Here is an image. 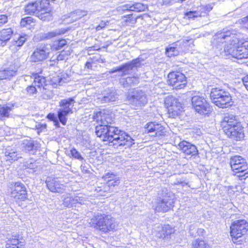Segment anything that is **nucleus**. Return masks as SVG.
I'll use <instances>...</instances> for the list:
<instances>
[{"mask_svg": "<svg viewBox=\"0 0 248 248\" xmlns=\"http://www.w3.org/2000/svg\"><path fill=\"white\" fill-rule=\"evenodd\" d=\"M69 113H72V109L64 110L60 108L58 111V117L60 122L63 124L65 125L67 122L66 116Z\"/></svg>", "mask_w": 248, "mask_h": 248, "instance_id": "obj_31", "label": "nucleus"}, {"mask_svg": "<svg viewBox=\"0 0 248 248\" xmlns=\"http://www.w3.org/2000/svg\"><path fill=\"white\" fill-rule=\"evenodd\" d=\"M38 3V11L40 12H48L51 11V8L49 6V0H41L40 1H36Z\"/></svg>", "mask_w": 248, "mask_h": 248, "instance_id": "obj_34", "label": "nucleus"}, {"mask_svg": "<svg viewBox=\"0 0 248 248\" xmlns=\"http://www.w3.org/2000/svg\"><path fill=\"white\" fill-rule=\"evenodd\" d=\"M95 133L97 137L102 138L103 140L108 141L117 147L125 146L126 148L134 143V140L125 132L110 125H97Z\"/></svg>", "mask_w": 248, "mask_h": 248, "instance_id": "obj_2", "label": "nucleus"}, {"mask_svg": "<svg viewBox=\"0 0 248 248\" xmlns=\"http://www.w3.org/2000/svg\"><path fill=\"white\" fill-rule=\"evenodd\" d=\"M35 86H37L35 85L34 82H33L32 85L29 86L27 88L26 90L27 93L30 94H33L35 93L37 91Z\"/></svg>", "mask_w": 248, "mask_h": 248, "instance_id": "obj_54", "label": "nucleus"}, {"mask_svg": "<svg viewBox=\"0 0 248 248\" xmlns=\"http://www.w3.org/2000/svg\"><path fill=\"white\" fill-rule=\"evenodd\" d=\"M185 16H187L188 18L195 19L196 18L199 17L198 12L197 11H189L185 14Z\"/></svg>", "mask_w": 248, "mask_h": 248, "instance_id": "obj_52", "label": "nucleus"}, {"mask_svg": "<svg viewBox=\"0 0 248 248\" xmlns=\"http://www.w3.org/2000/svg\"><path fill=\"white\" fill-rule=\"evenodd\" d=\"M248 232V222L244 219L235 220L230 226V235L233 243H237L238 239L246 235Z\"/></svg>", "mask_w": 248, "mask_h": 248, "instance_id": "obj_7", "label": "nucleus"}, {"mask_svg": "<svg viewBox=\"0 0 248 248\" xmlns=\"http://www.w3.org/2000/svg\"><path fill=\"white\" fill-rule=\"evenodd\" d=\"M67 55L66 54V52L62 51L61 53L59 54L56 58L53 57L52 61H63L67 59Z\"/></svg>", "mask_w": 248, "mask_h": 248, "instance_id": "obj_50", "label": "nucleus"}, {"mask_svg": "<svg viewBox=\"0 0 248 248\" xmlns=\"http://www.w3.org/2000/svg\"><path fill=\"white\" fill-rule=\"evenodd\" d=\"M62 81V78L60 76H57L55 77H53L51 80V83L53 87H56L57 85H61V83Z\"/></svg>", "mask_w": 248, "mask_h": 248, "instance_id": "obj_47", "label": "nucleus"}, {"mask_svg": "<svg viewBox=\"0 0 248 248\" xmlns=\"http://www.w3.org/2000/svg\"><path fill=\"white\" fill-rule=\"evenodd\" d=\"M93 119L99 124L98 125H109L113 121L111 115L107 113L105 110L97 112L93 115Z\"/></svg>", "mask_w": 248, "mask_h": 248, "instance_id": "obj_17", "label": "nucleus"}, {"mask_svg": "<svg viewBox=\"0 0 248 248\" xmlns=\"http://www.w3.org/2000/svg\"><path fill=\"white\" fill-rule=\"evenodd\" d=\"M16 71L7 69L0 71V80L9 78L10 77H13L16 74Z\"/></svg>", "mask_w": 248, "mask_h": 248, "instance_id": "obj_35", "label": "nucleus"}, {"mask_svg": "<svg viewBox=\"0 0 248 248\" xmlns=\"http://www.w3.org/2000/svg\"><path fill=\"white\" fill-rule=\"evenodd\" d=\"M50 12H40L37 14L38 17L43 21H49L52 19L51 15L50 13Z\"/></svg>", "mask_w": 248, "mask_h": 248, "instance_id": "obj_44", "label": "nucleus"}, {"mask_svg": "<svg viewBox=\"0 0 248 248\" xmlns=\"http://www.w3.org/2000/svg\"><path fill=\"white\" fill-rule=\"evenodd\" d=\"M210 98L212 102L220 108H227L232 104V97L230 93L219 88L211 89Z\"/></svg>", "mask_w": 248, "mask_h": 248, "instance_id": "obj_5", "label": "nucleus"}, {"mask_svg": "<svg viewBox=\"0 0 248 248\" xmlns=\"http://www.w3.org/2000/svg\"><path fill=\"white\" fill-rule=\"evenodd\" d=\"M18 235H13L8 238L6 242L7 248H24V246L19 242Z\"/></svg>", "mask_w": 248, "mask_h": 248, "instance_id": "obj_25", "label": "nucleus"}, {"mask_svg": "<svg viewBox=\"0 0 248 248\" xmlns=\"http://www.w3.org/2000/svg\"><path fill=\"white\" fill-rule=\"evenodd\" d=\"M174 185H181L182 186H184L187 185V183L182 181L181 180H178L177 182H174Z\"/></svg>", "mask_w": 248, "mask_h": 248, "instance_id": "obj_60", "label": "nucleus"}, {"mask_svg": "<svg viewBox=\"0 0 248 248\" xmlns=\"http://www.w3.org/2000/svg\"><path fill=\"white\" fill-rule=\"evenodd\" d=\"M191 100L192 108L196 112L204 116H209L212 108L203 96L194 95Z\"/></svg>", "mask_w": 248, "mask_h": 248, "instance_id": "obj_8", "label": "nucleus"}, {"mask_svg": "<svg viewBox=\"0 0 248 248\" xmlns=\"http://www.w3.org/2000/svg\"><path fill=\"white\" fill-rule=\"evenodd\" d=\"M5 157V160L10 163L17 160L19 157L17 152L13 149H6Z\"/></svg>", "mask_w": 248, "mask_h": 248, "instance_id": "obj_30", "label": "nucleus"}, {"mask_svg": "<svg viewBox=\"0 0 248 248\" xmlns=\"http://www.w3.org/2000/svg\"><path fill=\"white\" fill-rule=\"evenodd\" d=\"M11 196L16 199L24 200L27 197V191L25 186L21 182L15 183L14 188L11 192Z\"/></svg>", "mask_w": 248, "mask_h": 248, "instance_id": "obj_15", "label": "nucleus"}, {"mask_svg": "<svg viewBox=\"0 0 248 248\" xmlns=\"http://www.w3.org/2000/svg\"><path fill=\"white\" fill-rule=\"evenodd\" d=\"M92 66V63L91 62H87L85 64V68L87 69H91Z\"/></svg>", "mask_w": 248, "mask_h": 248, "instance_id": "obj_63", "label": "nucleus"}, {"mask_svg": "<svg viewBox=\"0 0 248 248\" xmlns=\"http://www.w3.org/2000/svg\"><path fill=\"white\" fill-rule=\"evenodd\" d=\"M164 104H165L166 108L168 109V112L169 113V111H170L169 107L170 106V105L169 104V99H168V98H166L165 99Z\"/></svg>", "mask_w": 248, "mask_h": 248, "instance_id": "obj_61", "label": "nucleus"}, {"mask_svg": "<svg viewBox=\"0 0 248 248\" xmlns=\"http://www.w3.org/2000/svg\"><path fill=\"white\" fill-rule=\"evenodd\" d=\"M167 190L162 191V197L160 198L156 203L155 210L157 212H166L170 210V192H166Z\"/></svg>", "mask_w": 248, "mask_h": 248, "instance_id": "obj_11", "label": "nucleus"}, {"mask_svg": "<svg viewBox=\"0 0 248 248\" xmlns=\"http://www.w3.org/2000/svg\"><path fill=\"white\" fill-rule=\"evenodd\" d=\"M13 31L10 28L3 29L0 31V41L1 45L4 46L6 43L11 39Z\"/></svg>", "mask_w": 248, "mask_h": 248, "instance_id": "obj_24", "label": "nucleus"}, {"mask_svg": "<svg viewBox=\"0 0 248 248\" xmlns=\"http://www.w3.org/2000/svg\"><path fill=\"white\" fill-rule=\"evenodd\" d=\"M87 14V11H82L81 10H77L71 14V17L74 21H76L80 19L82 17Z\"/></svg>", "mask_w": 248, "mask_h": 248, "instance_id": "obj_41", "label": "nucleus"}, {"mask_svg": "<svg viewBox=\"0 0 248 248\" xmlns=\"http://www.w3.org/2000/svg\"><path fill=\"white\" fill-rule=\"evenodd\" d=\"M37 164L36 162L30 160L26 162L25 166L29 170L28 171L30 172H34L40 170V167Z\"/></svg>", "mask_w": 248, "mask_h": 248, "instance_id": "obj_37", "label": "nucleus"}, {"mask_svg": "<svg viewBox=\"0 0 248 248\" xmlns=\"http://www.w3.org/2000/svg\"><path fill=\"white\" fill-rule=\"evenodd\" d=\"M184 114V108L179 98L171 96V118H180Z\"/></svg>", "mask_w": 248, "mask_h": 248, "instance_id": "obj_16", "label": "nucleus"}, {"mask_svg": "<svg viewBox=\"0 0 248 248\" xmlns=\"http://www.w3.org/2000/svg\"><path fill=\"white\" fill-rule=\"evenodd\" d=\"M73 197L77 206L79 205L84 204L87 201V196L83 194H78L73 196Z\"/></svg>", "mask_w": 248, "mask_h": 248, "instance_id": "obj_36", "label": "nucleus"}, {"mask_svg": "<svg viewBox=\"0 0 248 248\" xmlns=\"http://www.w3.org/2000/svg\"><path fill=\"white\" fill-rule=\"evenodd\" d=\"M70 153L73 157L79 160H83L84 158L80 155V154L78 152L76 148H73L70 150Z\"/></svg>", "mask_w": 248, "mask_h": 248, "instance_id": "obj_46", "label": "nucleus"}, {"mask_svg": "<svg viewBox=\"0 0 248 248\" xmlns=\"http://www.w3.org/2000/svg\"><path fill=\"white\" fill-rule=\"evenodd\" d=\"M33 23V19L31 17H27L23 18L20 21L21 26L22 27H26L28 25L31 26V24Z\"/></svg>", "mask_w": 248, "mask_h": 248, "instance_id": "obj_45", "label": "nucleus"}, {"mask_svg": "<svg viewBox=\"0 0 248 248\" xmlns=\"http://www.w3.org/2000/svg\"><path fill=\"white\" fill-rule=\"evenodd\" d=\"M141 61L140 58L132 60L130 62L124 64L119 67H116L114 69L110 71V73H113L118 71L124 72L133 69L134 67H138L140 65Z\"/></svg>", "mask_w": 248, "mask_h": 248, "instance_id": "obj_20", "label": "nucleus"}, {"mask_svg": "<svg viewBox=\"0 0 248 248\" xmlns=\"http://www.w3.org/2000/svg\"><path fill=\"white\" fill-rule=\"evenodd\" d=\"M120 183V179L116 178L114 180L112 179L108 180V187L114 186L118 185Z\"/></svg>", "mask_w": 248, "mask_h": 248, "instance_id": "obj_53", "label": "nucleus"}, {"mask_svg": "<svg viewBox=\"0 0 248 248\" xmlns=\"http://www.w3.org/2000/svg\"><path fill=\"white\" fill-rule=\"evenodd\" d=\"M192 248H211L210 246L204 241L196 239L192 243Z\"/></svg>", "mask_w": 248, "mask_h": 248, "instance_id": "obj_39", "label": "nucleus"}, {"mask_svg": "<svg viewBox=\"0 0 248 248\" xmlns=\"http://www.w3.org/2000/svg\"><path fill=\"white\" fill-rule=\"evenodd\" d=\"M66 45V41L64 39H61L55 43L53 46L57 50H59L62 48L65 45Z\"/></svg>", "mask_w": 248, "mask_h": 248, "instance_id": "obj_49", "label": "nucleus"}, {"mask_svg": "<svg viewBox=\"0 0 248 248\" xmlns=\"http://www.w3.org/2000/svg\"><path fill=\"white\" fill-rule=\"evenodd\" d=\"M230 164L232 171L240 179H245L248 177V166L246 159L239 155L232 156Z\"/></svg>", "mask_w": 248, "mask_h": 248, "instance_id": "obj_6", "label": "nucleus"}, {"mask_svg": "<svg viewBox=\"0 0 248 248\" xmlns=\"http://www.w3.org/2000/svg\"><path fill=\"white\" fill-rule=\"evenodd\" d=\"M197 226L196 224H191L189 226L188 232L190 236L192 237L196 236V232L197 231Z\"/></svg>", "mask_w": 248, "mask_h": 248, "instance_id": "obj_48", "label": "nucleus"}, {"mask_svg": "<svg viewBox=\"0 0 248 248\" xmlns=\"http://www.w3.org/2000/svg\"><path fill=\"white\" fill-rule=\"evenodd\" d=\"M62 204L65 207L68 208H74L77 207L73 196H69L64 198L63 200Z\"/></svg>", "mask_w": 248, "mask_h": 248, "instance_id": "obj_38", "label": "nucleus"}, {"mask_svg": "<svg viewBox=\"0 0 248 248\" xmlns=\"http://www.w3.org/2000/svg\"><path fill=\"white\" fill-rule=\"evenodd\" d=\"M48 189L52 192L61 193L64 190V186L57 178L48 177L46 181Z\"/></svg>", "mask_w": 248, "mask_h": 248, "instance_id": "obj_18", "label": "nucleus"}, {"mask_svg": "<svg viewBox=\"0 0 248 248\" xmlns=\"http://www.w3.org/2000/svg\"><path fill=\"white\" fill-rule=\"evenodd\" d=\"M38 3L37 1L31 2L26 5L24 7L25 12L29 15L35 14L36 15L39 13Z\"/></svg>", "mask_w": 248, "mask_h": 248, "instance_id": "obj_29", "label": "nucleus"}, {"mask_svg": "<svg viewBox=\"0 0 248 248\" xmlns=\"http://www.w3.org/2000/svg\"><path fill=\"white\" fill-rule=\"evenodd\" d=\"M34 82L38 88L43 87L42 93L44 98L49 99L52 97L53 93L51 90L46 88L47 85L46 84V79L44 77L35 75L34 78Z\"/></svg>", "mask_w": 248, "mask_h": 248, "instance_id": "obj_13", "label": "nucleus"}, {"mask_svg": "<svg viewBox=\"0 0 248 248\" xmlns=\"http://www.w3.org/2000/svg\"><path fill=\"white\" fill-rule=\"evenodd\" d=\"M186 84V78L184 74L180 72L171 71V87L173 90L183 89Z\"/></svg>", "mask_w": 248, "mask_h": 248, "instance_id": "obj_12", "label": "nucleus"}, {"mask_svg": "<svg viewBox=\"0 0 248 248\" xmlns=\"http://www.w3.org/2000/svg\"><path fill=\"white\" fill-rule=\"evenodd\" d=\"M222 129L228 138L232 140L240 141L245 137L244 127L232 114L224 116L221 122Z\"/></svg>", "mask_w": 248, "mask_h": 248, "instance_id": "obj_3", "label": "nucleus"}, {"mask_svg": "<svg viewBox=\"0 0 248 248\" xmlns=\"http://www.w3.org/2000/svg\"><path fill=\"white\" fill-rule=\"evenodd\" d=\"M118 98L117 94L115 92H110L104 93L103 96L98 98V100L101 103H106L115 101Z\"/></svg>", "mask_w": 248, "mask_h": 248, "instance_id": "obj_27", "label": "nucleus"}, {"mask_svg": "<svg viewBox=\"0 0 248 248\" xmlns=\"http://www.w3.org/2000/svg\"><path fill=\"white\" fill-rule=\"evenodd\" d=\"M21 147L23 151L32 155L35 154L40 147L38 143L31 138L23 140Z\"/></svg>", "mask_w": 248, "mask_h": 248, "instance_id": "obj_14", "label": "nucleus"}, {"mask_svg": "<svg viewBox=\"0 0 248 248\" xmlns=\"http://www.w3.org/2000/svg\"><path fill=\"white\" fill-rule=\"evenodd\" d=\"M182 147L181 150L187 155H190L191 157L195 158L199 155V151L197 147L186 141H184L182 143Z\"/></svg>", "mask_w": 248, "mask_h": 248, "instance_id": "obj_22", "label": "nucleus"}, {"mask_svg": "<svg viewBox=\"0 0 248 248\" xmlns=\"http://www.w3.org/2000/svg\"><path fill=\"white\" fill-rule=\"evenodd\" d=\"M187 43V41L185 42L184 40H180L171 43V57L178 56L184 51V47Z\"/></svg>", "mask_w": 248, "mask_h": 248, "instance_id": "obj_23", "label": "nucleus"}, {"mask_svg": "<svg viewBox=\"0 0 248 248\" xmlns=\"http://www.w3.org/2000/svg\"><path fill=\"white\" fill-rule=\"evenodd\" d=\"M8 21V17L6 15H0V27L6 24Z\"/></svg>", "mask_w": 248, "mask_h": 248, "instance_id": "obj_56", "label": "nucleus"}, {"mask_svg": "<svg viewBox=\"0 0 248 248\" xmlns=\"http://www.w3.org/2000/svg\"><path fill=\"white\" fill-rule=\"evenodd\" d=\"M243 83L246 89L248 91V75L242 79Z\"/></svg>", "mask_w": 248, "mask_h": 248, "instance_id": "obj_59", "label": "nucleus"}, {"mask_svg": "<svg viewBox=\"0 0 248 248\" xmlns=\"http://www.w3.org/2000/svg\"><path fill=\"white\" fill-rule=\"evenodd\" d=\"M49 53L48 45L44 44L36 47L31 55L30 59L32 62H41L46 60Z\"/></svg>", "mask_w": 248, "mask_h": 248, "instance_id": "obj_10", "label": "nucleus"}, {"mask_svg": "<svg viewBox=\"0 0 248 248\" xmlns=\"http://www.w3.org/2000/svg\"><path fill=\"white\" fill-rule=\"evenodd\" d=\"M234 31H226L217 32L214 36L213 43L218 45L226 41L231 43L226 45L223 51L221 52L222 56H232L238 59L248 58V39H238L235 36Z\"/></svg>", "mask_w": 248, "mask_h": 248, "instance_id": "obj_1", "label": "nucleus"}, {"mask_svg": "<svg viewBox=\"0 0 248 248\" xmlns=\"http://www.w3.org/2000/svg\"><path fill=\"white\" fill-rule=\"evenodd\" d=\"M13 108L14 106L12 104L0 105V120L3 117H8Z\"/></svg>", "mask_w": 248, "mask_h": 248, "instance_id": "obj_33", "label": "nucleus"}, {"mask_svg": "<svg viewBox=\"0 0 248 248\" xmlns=\"http://www.w3.org/2000/svg\"><path fill=\"white\" fill-rule=\"evenodd\" d=\"M66 31L67 30L64 29H56L52 31L43 34L41 38L42 39H50L57 36L64 34Z\"/></svg>", "mask_w": 248, "mask_h": 248, "instance_id": "obj_28", "label": "nucleus"}, {"mask_svg": "<svg viewBox=\"0 0 248 248\" xmlns=\"http://www.w3.org/2000/svg\"><path fill=\"white\" fill-rule=\"evenodd\" d=\"M242 21L245 22L246 27L248 29V16L242 19Z\"/></svg>", "mask_w": 248, "mask_h": 248, "instance_id": "obj_62", "label": "nucleus"}, {"mask_svg": "<svg viewBox=\"0 0 248 248\" xmlns=\"http://www.w3.org/2000/svg\"><path fill=\"white\" fill-rule=\"evenodd\" d=\"M145 131L150 134L151 137H157L162 135L164 133V128L160 124L150 123L146 124Z\"/></svg>", "mask_w": 248, "mask_h": 248, "instance_id": "obj_19", "label": "nucleus"}, {"mask_svg": "<svg viewBox=\"0 0 248 248\" xmlns=\"http://www.w3.org/2000/svg\"><path fill=\"white\" fill-rule=\"evenodd\" d=\"M47 118L49 119L51 121H52L54 123L55 125H56L57 127H59V123L57 117L55 116V115L53 113H49L47 115Z\"/></svg>", "mask_w": 248, "mask_h": 248, "instance_id": "obj_51", "label": "nucleus"}, {"mask_svg": "<svg viewBox=\"0 0 248 248\" xmlns=\"http://www.w3.org/2000/svg\"><path fill=\"white\" fill-rule=\"evenodd\" d=\"M27 38V35L20 36L17 40L12 41V44L9 46V48L12 51H16L24 44Z\"/></svg>", "mask_w": 248, "mask_h": 248, "instance_id": "obj_26", "label": "nucleus"}, {"mask_svg": "<svg viewBox=\"0 0 248 248\" xmlns=\"http://www.w3.org/2000/svg\"><path fill=\"white\" fill-rule=\"evenodd\" d=\"M170 49V47H167L166 49V54L169 56V50Z\"/></svg>", "mask_w": 248, "mask_h": 248, "instance_id": "obj_64", "label": "nucleus"}, {"mask_svg": "<svg viewBox=\"0 0 248 248\" xmlns=\"http://www.w3.org/2000/svg\"><path fill=\"white\" fill-rule=\"evenodd\" d=\"M212 9V6L209 4L204 6L200 7L199 10L197 12H198V15L200 17H203L207 16Z\"/></svg>", "mask_w": 248, "mask_h": 248, "instance_id": "obj_40", "label": "nucleus"}, {"mask_svg": "<svg viewBox=\"0 0 248 248\" xmlns=\"http://www.w3.org/2000/svg\"><path fill=\"white\" fill-rule=\"evenodd\" d=\"M147 8V6L146 5L143 4L141 3H135L133 4H127L119 7L118 8V11H130L136 12H140L144 11Z\"/></svg>", "mask_w": 248, "mask_h": 248, "instance_id": "obj_21", "label": "nucleus"}, {"mask_svg": "<svg viewBox=\"0 0 248 248\" xmlns=\"http://www.w3.org/2000/svg\"><path fill=\"white\" fill-rule=\"evenodd\" d=\"M75 101L73 98H69L67 99H62L59 102L60 106L62 107V109L66 110L69 109H72V108L74 106Z\"/></svg>", "mask_w": 248, "mask_h": 248, "instance_id": "obj_32", "label": "nucleus"}, {"mask_svg": "<svg viewBox=\"0 0 248 248\" xmlns=\"http://www.w3.org/2000/svg\"><path fill=\"white\" fill-rule=\"evenodd\" d=\"M107 25V23L104 21H101L100 24L96 27V31L101 30L104 28Z\"/></svg>", "mask_w": 248, "mask_h": 248, "instance_id": "obj_57", "label": "nucleus"}, {"mask_svg": "<svg viewBox=\"0 0 248 248\" xmlns=\"http://www.w3.org/2000/svg\"><path fill=\"white\" fill-rule=\"evenodd\" d=\"M90 224L92 226L105 232L116 231L118 229V224L113 218L110 216L99 213L93 216Z\"/></svg>", "mask_w": 248, "mask_h": 248, "instance_id": "obj_4", "label": "nucleus"}, {"mask_svg": "<svg viewBox=\"0 0 248 248\" xmlns=\"http://www.w3.org/2000/svg\"><path fill=\"white\" fill-rule=\"evenodd\" d=\"M115 175L112 173H107L105 175L103 176V178L105 181H108V179H112V180L116 178Z\"/></svg>", "mask_w": 248, "mask_h": 248, "instance_id": "obj_55", "label": "nucleus"}, {"mask_svg": "<svg viewBox=\"0 0 248 248\" xmlns=\"http://www.w3.org/2000/svg\"><path fill=\"white\" fill-rule=\"evenodd\" d=\"M130 103L137 107L144 106L147 103V98L145 93L139 89H134L127 95Z\"/></svg>", "mask_w": 248, "mask_h": 248, "instance_id": "obj_9", "label": "nucleus"}, {"mask_svg": "<svg viewBox=\"0 0 248 248\" xmlns=\"http://www.w3.org/2000/svg\"><path fill=\"white\" fill-rule=\"evenodd\" d=\"M123 80L126 82L125 84L124 83L123 84L124 87H127L128 86H131L139 83V78L136 77H127L126 78L122 79L121 82H122Z\"/></svg>", "mask_w": 248, "mask_h": 248, "instance_id": "obj_42", "label": "nucleus"}, {"mask_svg": "<svg viewBox=\"0 0 248 248\" xmlns=\"http://www.w3.org/2000/svg\"><path fill=\"white\" fill-rule=\"evenodd\" d=\"M196 232V236H203L205 235L206 232L203 229L198 228Z\"/></svg>", "mask_w": 248, "mask_h": 248, "instance_id": "obj_58", "label": "nucleus"}, {"mask_svg": "<svg viewBox=\"0 0 248 248\" xmlns=\"http://www.w3.org/2000/svg\"><path fill=\"white\" fill-rule=\"evenodd\" d=\"M171 138H173V143H171V145L173 146L177 147L178 148L181 149L182 147V143L184 142L185 140H181V139L179 137L176 136L173 134V135L171 136Z\"/></svg>", "mask_w": 248, "mask_h": 248, "instance_id": "obj_43", "label": "nucleus"}]
</instances>
